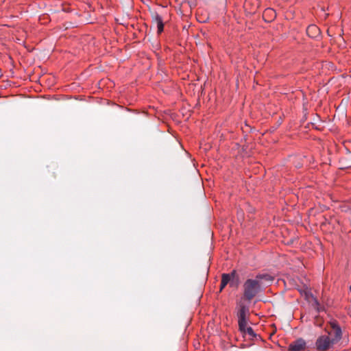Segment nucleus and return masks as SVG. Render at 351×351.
I'll return each mask as SVG.
<instances>
[{
	"mask_svg": "<svg viewBox=\"0 0 351 351\" xmlns=\"http://www.w3.org/2000/svg\"><path fill=\"white\" fill-rule=\"evenodd\" d=\"M262 285L258 280L249 278L247 279L243 285V296L241 300L250 303L261 291Z\"/></svg>",
	"mask_w": 351,
	"mask_h": 351,
	"instance_id": "obj_1",
	"label": "nucleus"
},
{
	"mask_svg": "<svg viewBox=\"0 0 351 351\" xmlns=\"http://www.w3.org/2000/svg\"><path fill=\"white\" fill-rule=\"evenodd\" d=\"M238 311L237 315L238 317L239 329L241 333H245V327L247 325V317L250 314V308L245 301L240 300L237 303Z\"/></svg>",
	"mask_w": 351,
	"mask_h": 351,
	"instance_id": "obj_2",
	"label": "nucleus"
},
{
	"mask_svg": "<svg viewBox=\"0 0 351 351\" xmlns=\"http://www.w3.org/2000/svg\"><path fill=\"white\" fill-rule=\"evenodd\" d=\"M335 342H333L332 339L328 335H324L320 336L317 339L315 346L317 350L326 351Z\"/></svg>",
	"mask_w": 351,
	"mask_h": 351,
	"instance_id": "obj_3",
	"label": "nucleus"
},
{
	"mask_svg": "<svg viewBox=\"0 0 351 351\" xmlns=\"http://www.w3.org/2000/svg\"><path fill=\"white\" fill-rule=\"evenodd\" d=\"M328 335L335 343H337L341 339V329L337 324V321L334 320L330 322V330Z\"/></svg>",
	"mask_w": 351,
	"mask_h": 351,
	"instance_id": "obj_4",
	"label": "nucleus"
},
{
	"mask_svg": "<svg viewBox=\"0 0 351 351\" xmlns=\"http://www.w3.org/2000/svg\"><path fill=\"white\" fill-rule=\"evenodd\" d=\"M306 343L302 339H298L289 346V351H303L305 350Z\"/></svg>",
	"mask_w": 351,
	"mask_h": 351,
	"instance_id": "obj_5",
	"label": "nucleus"
},
{
	"mask_svg": "<svg viewBox=\"0 0 351 351\" xmlns=\"http://www.w3.org/2000/svg\"><path fill=\"white\" fill-rule=\"evenodd\" d=\"M152 22L157 27V32L158 34H161L164 30V23L161 16L156 13L152 18Z\"/></svg>",
	"mask_w": 351,
	"mask_h": 351,
	"instance_id": "obj_6",
	"label": "nucleus"
},
{
	"mask_svg": "<svg viewBox=\"0 0 351 351\" xmlns=\"http://www.w3.org/2000/svg\"><path fill=\"white\" fill-rule=\"evenodd\" d=\"M306 34L311 38H317L319 36V28L315 25H310L306 28Z\"/></svg>",
	"mask_w": 351,
	"mask_h": 351,
	"instance_id": "obj_7",
	"label": "nucleus"
},
{
	"mask_svg": "<svg viewBox=\"0 0 351 351\" xmlns=\"http://www.w3.org/2000/svg\"><path fill=\"white\" fill-rule=\"evenodd\" d=\"M276 16V11L272 8H267L264 10L263 17L265 21L270 22Z\"/></svg>",
	"mask_w": 351,
	"mask_h": 351,
	"instance_id": "obj_8",
	"label": "nucleus"
},
{
	"mask_svg": "<svg viewBox=\"0 0 351 351\" xmlns=\"http://www.w3.org/2000/svg\"><path fill=\"white\" fill-rule=\"evenodd\" d=\"M236 271L233 270L230 274H223L221 276V282L228 285L231 283V280L235 277Z\"/></svg>",
	"mask_w": 351,
	"mask_h": 351,
	"instance_id": "obj_9",
	"label": "nucleus"
},
{
	"mask_svg": "<svg viewBox=\"0 0 351 351\" xmlns=\"http://www.w3.org/2000/svg\"><path fill=\"white\" fill-rule=\"evenodd\" d=\"M310 298H311V306L313 308H315L317 312H320L323 310L322 306L319 304V301L316 298H315L312 294L310 295Z\"/></svg>",
	"mask_w": 351,
	"mask_h": 351,
	"instance_id": "obj_10",
	"label": "nucleus"
},
{
	"mask_svg": "<svg viewBox=\"0 0 351 351\" xmlns=\"http://www.w3.org/2000/svg\"><path fill=\"white\" fill-rule=\"evenodd\" d=\"M255 279L258 280V281L261 283V280L272 281L274 278L268 274H259L256 275Z\"/></svg>",
	"mask_w": 351,
	"mask_h": 351,
	"instance_id": "obj_11",
	"label": "nucleus"
},
{
	"mask_svg": "<svg viewBox=\"0 0 351 351\" xmlns=\"http://www.w3.org/2000/svg\"><path fill=\"white\" fill-rule=\"evenodd\" d=\"M243 335L247 334L249 336L254 337L256 336V334L254 333L253 329L252 327L249 326L247 327L246 326L245 327V333H243Z\"/></svg>",
	"mask_w": 351,
	"mask_h": 351,
	"instance_id": "obj_12",
	"label": "nucleus"
},
{
	"mask_svg": "<svg viewBox=\"0 0 351 351\" xmlns=\"http://www.w3.org/2000/svg\"><path fill=\"white\" fill-rule=\"evenodd\" d=\"M227 285L221 281L220 291H221Z\"/></svg>",
	"mask_w": 351,
	"mask_h": 351,
	"instance_id": "obj_13",
	"label": "nucleus"
},
{
	"mask_svg": "<svg viewBox=\"0 0 351 351\" xmlns=\"http://www.w3.org/2000/svg\"><path fill=\"white\" fill-rule=\"evenodd\" d=\"M248 3H249L248 1H245V4H244V6L246 7Z\"/></svg>",
	"mask_w": 351,
	"mask_h": 351,
	"instance_id": "obj_14",
	"label": "nucleus"
},
{
	"mask_svg": "<svg viewBox=\"0 0 351 351\" xmlns=\"http://www.w3.org/2000/svg\"><path fill=\"white\" fill-rule=\"evenodd\" d=\"M256 11V8L253 9V10H252V12H255Z\"/></svg>",
	"mask_w": 351,
	"mask_h": 351,
	"instance_id": "obj_15",
	"label": "nucleus"
},
{
	"mask_svg": "<svg viewBox=\"0 0 351 351\" xmlns=\"http://www.w3.org/2000/svg\"><path fill=\"white\" fill-rule=\"evenodd\" d=\"M350 291H351V287H350Z\"/></svg>",
	"mask_w": 351,
	"mask_h": 351,
	"instance_id": "obj_16",
	"label": "nucleus"
}]
</instances>
